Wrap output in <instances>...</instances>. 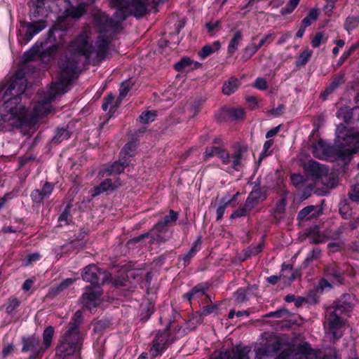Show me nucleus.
Segmentation results:
<instances>
[{
	"label": "nucleus",
	"mask_w": 359,
	"mask_h": 359,
	"mask_svg": "<svg viewBox=\"0 0 359 359\" xmlns=\"http://www.w3.org/2000/svg\"><path fill=\"white\" fill-rule=\"evenodd\" d=\"M93 17L95 26L99 32L95 46H93L91 29L89 27H85L71 42L69 53L59 62L58 76L65 83H70L79 64L88 62L97 65L108 56L111 38L121 21H118L116 12L114 20L109 19L100 11H95Z\"/></svg>",
	"instance_id": "nucleus-1"
},
{
	"label": "nucleus",
	"mask_w": 359,
	"mask_h": 359,
	"mask_svg": "<svg viewBox=\"0 0 359 359\" xmlns=\"http://www.w3.org/2000/svg\"><path fill=\"white\" fill-rule=\"evenodd\" d=\"M26 87L25 78H15L4 91L0 107V124L5 127L4 130H11L13 128H20L30 123L28 111L21 103L20 99Z\"/></svg>",
	"instance_id": "nucleus-2"
},
{
	"label": "nucleus",
	"mask_w": 359,
	"mask_h": 359,
	"mask_svg": "<svg viewBox=\"0 0 359 359\" xmlns=\"http://www.w3.org/2000/svg\"><path fill=\"white\" fill-rule=\"evenodd\" d=\"M83 321L82 316L72 318L67 331L60 337L55 348V355L59 359H68L81 349L83 337L80 332V326Z\"/></svg>",
	"instance_id": "nucleus-3"
},
{
	"label": "nucleus",
	"mask_w": 359,
	"mask_h": 359,
	"mask_svg": "<svg viewBox=\"0 0 359 359\" xmlns=\"http://www.w3.org/2000/svg\"><path fill=\"white\" fill-rule=\"evenodd\" d=\"M69 85V82L65 83V81H63L58 76L57 81L54 83L47 92L43 93V94L41 95L40 100L34 107L33 116L32 118H29L30 123L34 122L36 119L50 114L52 110V107L49 104L56 96L65 93L67 90Z\"/></svg>",
	"instance_id": "nucleus-4"
},
{
	"label": "nucleus",
	"mask_w": 359,
	"mask_h": 359,
	"mask_svg": "<svg viewBox=\"0 0 359 359\" xmlns=\"http://www.w3.org/2000/svg\"><path fill=\"white\" fill-rule=\"evenodd\" d=\"M149 0H109L111 7L117 8L118 21H123L128 15L136 18L142 17L147 12Z\"/></svg>",
	"instance_id": "nucleus-5"
},
{
	"label": "nucleus",
	"mask_w": 359,
	"mask_h": 359,
	"mask_svg": "<svg viewBox=\"0 0 359 359\" xmlns=\"http://www.w3.org/2000/svg\"><path fill=\"white\" fill-rule=\"evenodd\" d=\"M161 323H165V329L162 332H158L153 341V346L149 352L150 355L155 358L165 350L169 344L168 330L171 325L175 321V316H163L159 318Z\"/></svg>",
	"instance_id": "nucleus-6"
},
{
	"label": "nucleus",
	"mask_w": 359,
	"mask_h": 359,
	"mask_svg": "<svg viewBox=\"0 0 359 359\" xmlns=\"http://www.w3.org/2000/svg\"><path fill=\"white\" fill-rule=\"evenodd\" d=\"M109 276L105 271L94 264L85 267L82 273V278L84 280L90 282L93 285L99 288L101 285L108 280Z\"/></svg>",
	"instance_id": "nucleus-7"
},
{
	"label": "nucleus",
	"mask_w": 359,
	"mask_h": 359,
	"mask_svg": "<svg viewBox=\"0 0 359 359\" xmlns=\"http://www.w3.org/2000/svg\"><path fill=\"white\" fill-rule=\"evenodd\" d=\"M312 153L318 158L343 157L345 155L339 147L329 145L323 140H319L312 145Z\"/></svg>",
	"instance_id": "nucleus-8"
},
{
	"label": "nucleus",
	"mask_w": 359,
	"mask_h": 359,
	"mask_svg": "<svg viewBox=\"0 0 359 359\" xmlns=\"http://www.w3.org/2000/svg\"><path fill=\"white\" fill-rule=\"evenodd\" d=\"M86 4H80L78 6H69L66 8L62 14L58 18L56 27L59 29H65L66 25L71 23L72 19L80 18L86 12Z\"/></svg>",
	"instance_id": "nucleus-9"
},
{
	"label": "nucleus",
	"mask_w": 359,
	"mask_h": 359,
	"mask_svg": "<svg viewBox=\"0 0 359 359\" xmlns=\"http://www.w3.org/2000/svg\"><path fill=\"white\" fill-rule=\"evenodd\" d=\"M100 296L101 290L99 287H86L80 299V303L83 308L91 311L93 308H96L100 304Z\"/></svg>",
	"instance_id": "nucleus-10"
},
{
	"label": "nucleus",
	"mask_w": 359,
	"mask_h": 359,
	"mask_svg": "<svg viewBox=\"0 0 359 359\" xmlns=\"http://www.w3.org/2000/svg\"><path fill=\"white\" fill-rule=\"evenodd\" d=\"M355 304V297L351 294H346L335 301L328 312L329 314L349 313L353 311Z\"/></svg>",
	"instance_id": "nucleus-11"
},
{
	"label": "nucleus",
	"mask_w": 359,
	"mask_h": 359,
	"mask_svg": "<svg viewBox=\"0 0 359 359\" xmlns=\"http://www.w3.org/2000/svg\"><path fill=\"white\" fill-rule=\"evenodd\" d=\"M346 320L340 316H330L325 323L327 331L331 333L335 339L342 336V330L346 325Z\"/></svg>",
	"instance_id": "nucleus-12"
},
{
	"label": "nucleus",
	"mask_w": 359,
	"mask_h": 359,
	"mask_svg": "<svg viewBox=\"0 0 359 359\" xmlns=\"http://www.w3.org/2000/svg\"><path fill=\"white\" fill-rule=\"evenodd\" d=\"M245 151V148L238 147L236 151L233 154L231 157L229 152L226 149H224L219 157L224 164H229L232 162L233 168L235 170H238V168L241 166V161L243 159V153Z\"/></svg>",
	"instance_id": "nucleus-13"
},
{
	"label": "nucleus",
	"mask_w": 359,
	"mask_h": 359,
	"mask_svg": "<svg viewBox=\"0 0 359 359\" xmlns=\"http://www.w3.org/2000/svg\"><path fill=\"white\" fill-rule=\"evenodd\" d=\"M22 352H32V354L29 355V359H41L42 358V356L36 355V353L40 349L41 346H39V340L35 337V335H32L27 337H22Z\"/></svg>",
	"instance_id": "nucleus-14"
},
{
	"label": "nucleus",
	"mask_w": 359,
	"mask_h": 359,
	"mask_svg": "<svg viewBox=\"0 0 359 359\" xmlns=\"http://www.w3.org/2000/svg\"><path fill=\"white\" fill-rule=\"evenodd\" d=\"M306 172L311 175L313 179H319L322 177L326 176L328 173V169L324 165L310 160L304 165Z\"/></svg>",
	"instance_id": "nucleus-15"
},
{
	"label": "nucleus",
	"mask_w": 359,
	"mask_h": 359,
	"mask_svg": "<svg viewBox=\"0 0 359 359\" xmlns=\"http://www.w3.org/2000/svg\"><path fill=\"white\" fill-rule=\"evenodd\" d=\"M296 272L290 265H283L281 273L279 276H271L267 278V281L272 285L276 284L278 280H282L285 283H289L296 278Z\"/></svg>",
	"instance_id": "nucleus-16"
},
{
	"label": "nucleus",
	"mask_w": 359,
	"mask_h": 359,
	"mask_svg": "<svg viewBox=\"0 0 359 359\" xmlns=\"http://www.w3.org/2000/svg\"><path fill=\"white\" fill-rule=\"evenodd\" d=\"M266 196V191L264 189L255 186L245 203L248 209L252 210L259 201H264Z\"/></svg>",
	"instance_id": "nucleus-17"
},
{
	"label": "nucleus",
	"mask_w": 359,
	"mask_h": 359,
	"mask_svg": "<svg viewBox=\"0 0 359 359\" xmlns=\"http://www.w3.org/2000/svg\"><path fill=\"white\" fill-rule=\"evenodd\" d=\"M250 349L247 347L243 348H237L236 351H226L221 352L212 357V359H250L248 353Z\"/></svg>",
	"instance_id": "nucleus-18"
},
{
	"label": "nucleus",
	"mask_w": 359,
	"mask_h": 359,
	"mask_svg": "<svg viewBox=\"0 0 359 359\" xmlns=\"http://www.w3.org/2000/svg\"><path fill=\"white\" fill-rule=\"evenodd\" d=\"M280 348V343L276 341L272 344H265L255 351V359H264L265 357L271 356L277 353Z\"/></svg>",
	"instance_id": "nucleus-19"
},
{
	"label": "nucleus",
	"mask_w": 359,
	"mask_h": 359,
	"mask_svg": "<svg viewBox=\"0 0 359 359\" xmlns=\"http://www.w3.org/2000/svg\"><path fill=\"white\" fill-rule=\"evenodd\" d=\"M21 27L25 29V40L29 41L34 36L38 34L46 27V25L42 21H36L34 22H22Z\"/></svg>",
	"instance_id": "nucleus-20"
},
{
	"label": "nucleus",
	"mask_w": 359,
	"mask_h": 359,
	"mask_svg": "<svg viewBox=\"0 0 359 359\" xmlns=\"http://www.w3.org/2000/svg\"><path fill=\"white\" fill-rule=\"evenodd\" d=\"M54 334L55 329L52 326H48L43 330L42 346H41V348L36 353V355L43 356L45 351L51 346Z\"/></svg>",
	"instance_id": "nucleus-21"
},
{
	"label": "nucleus",
	"mask_w": 359,
	"mask_h": 359,
	"mask_svg": "<svg viewBox=\"0 0 359 359\" xmlns=\"http://www.w3.org/2000/svg\"><path fill=\"white\" fill-rule=\"evenodd\" d=\"M325 273L327 276L330 278L332 283L343 284V273L335 264H332L326 266Z\"/></svg>",
	"instance_id": "nucleus-22"
},
{
	"label": "nucleus",
	"mask_w": 359,
	"mask_h": 359,
	"mask_svg": "<svg viewBox=\"0 0 359 359\" xmlns=\"http://www.w3.org/2000/svg\"><path fill=\"white\" fill-rule=\"evenodd\" d=\"M320 214V209L317 205H308L302 209L297 215L300 221H306L318 217Z\"/></svg>",
	"instance_id": "nucleus-23"
},
{
	"label": "nucleus",
	"mask_w": 359,
	"mask_h": 359,
	"mask_svg": "<svg viewBox=\"0 0 359 359\" xmlns=\"http://www.w3.org/2000/svg\"><path fill=\"white\" fill-rule=\"evenodd\" d=\"M308 238L311 243L318 244L325 241L326 234L320 233L319 227L315 226L309 230Z\"/></svg>",
	"instance_id": "nucleus-24"
},
{
	"label": "nucleus",
	"mask_w": 359,
	"mask_h": 359,
	"mask_svg": "<svg viewBox=\"0 0 359 359\" xmlns=\"http://www.w3.org/2000/svg\"><path fill=\"white\" fill-rule=\"evenodd\" d=\"M274 39L273 34H266L259 41L258 44H252L247 46L245 49L246 52L250 51L251 54L255 53L261 47L270 43Z\"/></svg>",
	"instance_id": "nucleus-25"
},
{
	"label": "nucleus",
	"mask_w": 359,
	"mask_h": 359,
	"mask_svg": "<svg viewBox=\"0 0 359 359\" xmlns=\"http://www.w3.org/2000/svg\"><path fill=\"white\" fill-rule=\"evenodd\" d=\"M208 289V286L203 285H198L193 287L191 291L187 293L184 297L191 302L192 299H197L200 297L203 296L205 294V291Z\"/></svg>",
	"instance_id": "nucleus-26"
},
{
	"label": "nucleus",
	"mask_w": 359,
	"mask_h": 359,
	"mask_svg": "<svg viewBox=\"0 0 359 359\" xmlns=\"http://www.w3.org/2000/svg\"><path fill=\"white\" fill-rule=\"evenodd\" d=\"M240 82L238 79L231 77L227 81L224 83L222 87V93L224 95H229L234 93L238 88Z\"/></svg>",
	"instance_id": "nucleus-27"
},
{
	"label": "nucleus",
	"mask_w": 359,
	"mask_h": 359,
	"mask_svg": "<svg viewBox=\"0 0 359 359\" xmlns=\"http://www.w3.org/2000/svg\"><path fill=\"white\" fill-rule=\"evenodd\" d=\"M297 353L304 356L306 359H311L316 358V351L312 349L310 344L304 343L300 344L297 348Z\"/></svg>",
	"instance_id": "nucleus-28"
},
{
	"label": "nucleus",
	"mask_w": 359,
	"mask_h": 359,
	"mask_svg": "<svg viewBox=\"0 0 359 359\" xmlns=\"http://www.w3.org/2000/svg\"><path fill=\"white\" fill-rule=\"evenodd\" d=\"M109 189H114V187L111 179H106L105 180L102 182L98 186L94 187L92 196L95 197L103 193L104 191H108Z\"/></svg>",
	"instance_id": "nucleus-29"
},
{
	"label": "nucleus",
	"mask_w": 359,
	"mask_h": 359,
	"mask_svg": "<svg viewBox=\"0 0 359 359\" xmlns=\"http://www.w3.org/2000/svg\"><path fill=\"white\" fill-rule=\"evenodd\" d=\"M130 163V160L125 159L120 156L119 160L115 162L110 168V173L120 174L123 172L125 168H126Z\"/></svg>",
	"instance_id": "nucleus-30"
},
{
	"label": "nucleus",
	"mask_w": 359,
	"mask_h": 359,
	"mask_svg": "<svg viewBox=\"0 0 359 359\" xmlns=\"http://www.w3.org/2000/svg\"><path fill=\"white\" fill-rule=\"evenodd\" d=\"M137 144L135 142L130 141L128 142L122 149L120 156L123 157L125 159L130 160V157L134 155V152L136 149Z\"/></svg>",
	"instance_id": "nucleus-31"
},
{
	"label": "nucleus",
	"mask_w": 359,
	"mask_h": 359,
	"mask_svg": "<svg viewBox=\"0 0 359 359\" xmlns=\"http://www.w3.org/2000/svg\"><path fill=\"white\" fill-rule=\"evenodd\" d=\"M344 83L343 76L339 75L334 78L332 83L326 88L322 95L324 96V99L332 93L336 88H337L341 84Z\"/></svg>",
	"instance_id": "nucleus-32"
},
{
	"label": "nucleus",
	"mask_w": 359,
	"mask_h": 359,
	"mask_svg": "<svg viewBox=\"0 0 359 359\" xmlns=\"http://www.w3.org/2000/svg\"><path fill=\"white\" fill-rule=\"evenodd\" d=\"M226 114L233 120H241L245 117V111L241 107L230 108L225 110Z\"/></svg>",
	"instance_id": "nucleus-33"
},
{
	"label": "nucleus",
	"mask_w": 359,
	"mask_h": 359,
	"mask_svg": "<svg viewBox=\"0 0 359 359\" xmlns=\"http://www.w3.org/2000/svg\"><path fill=\"white\" fill-rule=\"evenodd\" d=\"M75 281V279L73 278H67L62 282L60 283V284L57 286L55 288H53L50 292H49V294L52 297H55L57 295L59 292L64 290L65 289L67 288L69 286L72 285Z\"/></svg>",
	"instance_id": "nucleus-34"
},
{
	"label": "nucleus",
	"mask_w": 359,
	"mask_h": 359,
	"mask_svg": "<svg viewBox=\"0 0 359 359\" xmlns=\"http://www.w3.org/2000/svg\"><path fill=\"white\" fill-rule=\"evenodd\" d=\"M110 322L106 318L98 319L96 318L93 321V330L95 332H102L105 330L110 325Z\"/></svg>",
	"instance_id": "nucleus-35"
},
{
	"label": "nucleus",
	"mask_w": 359,
	"mask_h": 359,
	"mask_svg": "<svg viewBox=\"0 0 359 359\" xmlns=\"http://www.w3.org/2000/svg\"><path fill=\"white\" fill-rule=\"evenodd\" d=\"M220 48V44L218 41L215 42L212 46L206 45L205 46L201 51L199 52L198 55L200 57L205 58L207 56L210 55L214 51L219 50Z\"/></svg>",
	"instance_id": "nucleus-36"
},
{
	"label": "nucleus",
	"mask_w": 359,
	"mask_h": 359,
	"mask_svg": "<svg viewBox=\"0 0 359 359\" xmlns=\"http://www.w3.org/2000/svg\"><path fill=\"white\" fill-rule=\"evenodd\" d=\"M242 39V34L241 31H237L233 38L231 39L229 46L228 51L229 53H233L238 48V46Z\"/></svg>",
	"instance_id": "nucleus-37"
},
{
	"label": "nucleus",
	"mask_w": 359,
	"mask_h": 359,
	"mask_svg": "<svg viewBox=\"0 0 359 359\" xmlns=\"http://www.w3.org/2000/svg\"><path fill=\"white\" fill-rule=\"evenodd\" d=\"M169 215H166L163 217V219L158 223L156 225L157 229H160L161 227H165L171 222H175L177 219V213L172 210H170L169 212Z\"/></svg>",
	"instance_id": "nucleus-38"
},
{
	"label": "nucleus",
	"mask_w": 359,
	"mask_h": 359,
	"mask_svg": "<svg viewBox=\"0 0 359 359\" xmlns=\"http://www.w3.org/2000/svg\"><path fill=\"white\" fill-rule=\"evenodd\" d=\"M319 15V12L317 9H311L308 15L302 20V24L304 27L310 26L313 22L316 21Z\"/></svg>",
	"instance_id": "nucleus-39"
},
{
	"label": "nucleus",
	"mask_w": 359,
	"mask_h": 359,
	"mask_svg": "<svg viewBox=\"0 0 359 359\" xmlns=\"http://www.w3.org/2000/svg\"><path fill=\"white\" fill-rule=\"evenodd\" d=\"M345 231V226H341L336 229H330L325 231L326 238L328 239H339Z\"/></svg>",
	"instance_id": "nucleus-40"
},
{
	"label": "nucleus",
	"mask_w": 359,
	"mask_h": 359,
	"mask_svg": "<svg viewBox=\"0 0 359 359\" xmlns=\"http://www.w3.org/2000/svg\"><path fill=\"white\" fill-rule=\"evenodd\" d=\"M187 329L194 330L198 324L203 321L202 316H189V319H184Z\"/></svg>",
	"instance_id": "nucleus-41"
},
{
	"label": "nucleus",
	"mask_w": 359,
	"mask_h": 359,
	"mask_svg": "<svg viewBox=\"0 0 359 359\" xmlns=\"http://www.w3.org/2000/svg\"><path fill=\"white\" fill-rule=\"evenodd\" d=\"M70 137V133L66 129H60L57 130L56 135L53 138V142L60 143L64 140H67Z\"/></svg>",
	"instance_id": "nucleus-42"
},
{
	"label": "nucleus",
	"mask_w": 359,
	"mask_h": 359,
	"mask_svg": "<svg viewBox=\"0 0 359 359\" xmlns=\"http://www.w3.org/2000/svg\"><path fill=\"white\" fill-rule=\"evenodd\" d=\"M156 116V111H147L140 116L139 118L141 123L146 124L154 121Z\"/></svg>",
	"instance_id": "nucleus-43"
},
{
	"label": "nucleus",
	"mask_w": 359,
	"mask_h": 359,
	"mask_svg": "<svg viewBox=\"0 0 359 359\" xmlns=\"http://www.w3.org/2000/svg\"><path fill=\"white\" fill-rule=\"evenodd\" d=\"M69 207L70 205H67L63 212L60 215L58 218V221L60 223V226L62 225H67L70 223L72 218L69 212Z\"/></svg>",
	"instance_id": "nucleus-44"
},
{
	"label": "nucleus",
	"mask_w": 359,
	"mask_h": 359,
	"mask_svg": "<svg viewBox=\"0 0 359 359\" xmlns=\"http://www.w3.org/2000/svg\"><path fill=\"white\" fill-rule=\"evenodd\" d=\"M56 48L52 46L46 50L39 53L41 60L44 62H49L54 56Z\"/></svg>",
	"instance_id": "nucleus-45"
},
{
	"label": "nucleus",
	"mask_w": 359,
	"mask_h": 359,
	"mask_svg": "<svg viewBox=\"0 0 359 359\" xmlns=\"http://www.w3.org/2000/svg\"><path fill=\"white\" fill-rule=\"evenodd\" d=\"M201 237L199 236L197 240L194 242V245L190 249L189 252L185 255L184 257L185 262H189L191 259V258L193 257V255L196 253L197 251V247L201 245Z\"/></svg>",
	"instance_id": "nucleus-46"
},
{
	"label": "nucleus",
	"mask_w": 359,
	"mask_h": 359,
	"mask_svg": "<svg viewBox=\"0 0 359 359\" xmlns=\"http://www.w3.org/2000/svg\"><path fill=\"white\" fill-rule=\"evenodd\" d=\"M192 61L189 57H184L175 65V68L177 71L180 72L189 67Z\"/></svg>",
	"instance_id": "nucleus-47"
},
{
	"label": "nucleus",
	"mask_w": 359,
	"mask_h": 359,
	"mask_svg": "<svg viewBox=\"0 0 359 359\" xmlns=\"http://www.w3.org/2000/svg\"><path fill=\"white\" fill-rule=\"evenodd\" d=\"M327 40L323 32H318L311 40V45L314 48L318 47L322 42Z\"/></svg>",
	"instance_id": "nucleus-48"
},
{
	"label": "nucleus",
	"mask_w": 359,
	"mask_h": 359,
	"mask_svg": "<svg viewBox=\"0 0 359 359\" xmlns=\"http://www.w3.org/2000/svg\"><path fill=\"white\" fill-rule=\"evenodd\" d=\"M318 292L314 289L309 292L307 296L304 297L306 304H315L318 302V297L317 296Z\"/></svg>",
	"instance_id": "nucleus-49"
},
{
	"label": "nucleus",
	"mask_w": 359,
	"mask_h": 359,
	"mask_svg": "<svg viewBox=\"0 0 359 359\" xmlns=\"http://www.w3.org/2000/svg\"><path fill=\"white\" fill-rule=\"evenodd\" d=\"M359 24V17H348L346 20L345 27L347 30L354 29Z\"/></svg>",
	"instance_id": "nucleus-50"
},
{
	"label": "nucleus",
	"mask_w": 359,
	"mask_h": 359,
	"mask_svg": "<svg viewBox=\"0 0 359 359\" xmlns=\"http://www.w3.org/2000/svg\"><path fill=\"white\" fill-rule=\"evenodd\" d=\"M15 78H20V77L17 75H14L9 79H4L0 82V95H1V97L3 96V94L4 93V91L6 90V89H7L8 87H9V86L13 83V80Z\"/></svg>",
	"instance_id": "nucleus-51"
},
{
	"label": "nucleus",
	"mask_w": 359,
	"mask_h": 359,
	"mask_svg": "<svg viewBox=\"0 0 359 359\" xmlns=\"http://www.w3.org/2000/svg\"><path fill=\"white\" fill-rule=\"evenodd\" d=\"M251 211L250 209H248V208L246 206V204L245 203L243 208H239L234 211L231 215L230 218L231 219H236L238 217H241L242 216H245L248 212Z\"/></svg>",
	"instance_id": "nucleus-52"
},
{
	"label": "nucleus",
	"mask_w": 359,
	"mask_h": 359,
	"mask_svg": "<svg viewBox=\"0 0 359 359\" xmlns=\"http://www.w3.org/2000/svg\"><path fill=\"white\" fill-rule=\"evenodd\" d=\"M311 55V51L309 50H304L299 57V60L297 61V65H302L306 63L309 60V57Z\"/></svg>",
	"instance_id": "nucleus-53"
},
{
	"label": "nucleus",
	"mask_w": 359,
	"mask_h": 359,
	"mask_svg": "<svg viewBox=\"0 0 359 359\" xmlns=\"http://www.w3.org/2000/svg\"><path fill=\"white\" fill-rule=\"evenodd\" d=\"M130 89V86L129 82L125 81L122 83L118 95V99L120 100V101L126 96Z\"/></svg>",
	"instance_id": "nucleus-54"
},
{
	"label": "nucleus",
	"mask_w": 359,
	"mask_h": 359,
	"mask_svg": "<svg viewBox=\"0 0 359 359\" xmlns=\"http://www.w3.org/2000/svg\"><path fill=\"white\" fill-rule=\"evenodd\" d=\"M300 0H290L286 8L282 9L281 13L285 15L291 13L298 5Z\"/></svg>",
	"instance_id": "nucleus-55"
},
{
	"label": "nucleus",
	"mask_w": 359,
	"mask_h": 359,
	"mask_svg": "<svg viewBox=\"0 0 359 359\" xmlns=\"http://www.w3.org/2000/svg\"><path fill=\"white\" fill-rule=\"evenodd\" d=\"M291 181L295 187H300L305 182V179L299 174H293L291 175Z\"/></svg>",
	"instance_id": "nucleus-56"
},
{
	"label": "nucleus",
	"mask_w": 359,
	"mask_h": 359,
	"mask_svg": "<svg viewBox=\"0 0 359 359\" xmlns=\"http://www.w3.org/2000/svg\"><path fill=\"white\" fill-rule=\"evenodd\" d=\"M263 247H264L263 243H260L259 244H258L257 246H255V247H250L246 250V253H248L246 257H250L251 255H257L262 250Z\"/></svg>",
	"instance_id": "nucleus-57"
},
{
	"label": "nucleus",
	"mask_w": 359,
	"mask_h": 359,
	"mask_svg": "<svg viewBox=\"0 0 359 359\" xmlns=\"http://www.w3.org/2000/svg\"><path fill=\"white\" fill-rule=\"evenodd\" d=\"M327 287L331 288L332 284L330 283L327 280L323 278L320 280L318 285L315 287V290L316 292L322 293L323 291Z\"/></svg>",
	"instance_id": "nucleus-58"
},
{
	"label": "nucleus",
	"mask_w": 359,
	"mask_h": 359,
	"mask_svg": "<svg viewBox=\"0 0 359 359\" xmlns=\"http://www.w3.org/2000/svg\"><path fill=\"white\" fill-rule=\"evenodd\" d=\"M273 143V140H269L265 142L264 144V151L260 154V157L259 159V161H261L264 158L269 155V153H268V150L271 148Z\"/></svg>",
	"instance_id": "nucleus-59"
},
{
	"label": "nucleus",
	"mask_w": 359,
	"mask_h": 359,
	"mask_svg": "<svg viewBox=\"0 0 359 359\" xmlns=\"http://www.w3.org/2000/svg\"><path fill=\"white\" fill-rule=\"evenodd\" d=\"M231 200H228L227 201H226L224 203V204L223 205H221L218 207L217 210V219L219 220V219H221L222 218V216L224 215V212L225 211V209L226 208V207L228 206V205L231 202Z\"/></svg>",
	"instance_id": "nucleus-60"
},
{
	"label": "nucleus",
	"mask_w": 359,
	"mask_h": 359,
	"mask_svg": "<svg viewBox=\"0 0 359 359\" xmlns=\"http://www.w3.org/2000/svg\"><path fill=\"white\" fill-rule=\"evenodd\" d=\"M53 189V185L50 183L46 182L43 185L42 189L40 191H41V193L42 194L43 196L45 198V197L48 196L51 194Z\"/></svg>",
	"instance_id": "nucleus-61"
},
{
	"label": "nucleus",
	"mask_w": 359,
	"mask_h": 359,
	"mask_svg": "<svg viewBox=\"0 0 359 359\" xmlns=\"http://www.w3.org/2000/svg\"><path fill=\"white\" fill-rule=\"evenodd\" d=\"M336 133L339 138L344 139V135H347L348 131L346 127L344 124H340L337 126Z\"/></svg>",
	"instance_id": "nucleus-62"
},
{
	"label": "nucleus",
	"mask_w": 359,
	"mask_h": 359,
	"mask_svg": "<svg viewBox=\"0 0 359 359\" xmlns=\"http://www.w3.org/2000/svg\"><path fill=\"white\" fill-rule=\"evenodd\" d=\"M31 197L32 200L36 203H40L44 198L41 191L36 189L32 192Z\"/></svg>",
	"instance_id": "nucleus-63"
},
{
	"label": "nucleus",
	"mask_w": 359,
	"mask_h": 359,
	"mask_svg": "<svg viewBox=\"0 0 359 359\" xmlns=\"http://www.w3.org/2000/svg\"><path fill=\"white\" fill-rule=\"evenodd\" d=\"M292 353L291 348H287L280 353V354L275 358V359H290V356Z\"/></svg>",
	"instance_id": "nucleus-64"
}]
</instances>
